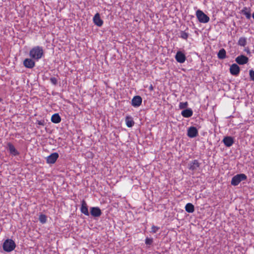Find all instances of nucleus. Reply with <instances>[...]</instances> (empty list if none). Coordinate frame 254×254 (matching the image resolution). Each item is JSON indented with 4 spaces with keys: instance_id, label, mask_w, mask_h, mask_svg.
Returning a JSON list of instances; mask_svg holds the SVG:
<instances>
[{
    "instance_id": "obj_1",
    "label": "nucleus",
    "mask_w": 254,
    "mask_h": 254,
    "mask_svg": "<svg viewBox=\"0 0 254 254\" xmlns=\"http://www.w3.org/2000/svg\"><path fill=\"white\" fill-rule=\"evenodd\" d=\"M43 55L44 52L42 47L38 46L33 47L29 52L30 57L37 61L40 60Z\"/></svg>"
},
{
    "instance_id": "obj_2",
    "label": "nucleus",
    "mask_w": 254,
    "mask_h": 254,
    "mask_svg": "<svg viewBox=\"0 0 254 254\" xmlns=\"http://www.w3.org/2000/svg\"><path fill=\"white\" fill-rule=\"evenodd\" d=\"M16 247L15 242L11 239H7L3 243V250L6 252L12 251Z\"/></svg>"
},
{
    "instance_id": "obj_3",
    "label": "nucleus",
    "mask_w": 254,
    "mask_h": 254,
    "mask_svg": "<svg viewBox=\"0 0 254 254\" xmlns=\"http://www.w3.org/2000/svg\"><path fill=\"white\" fill-rule=\"evenodd\" d=\"M196 16L200 23H206L209 21V17L205 14L202 10H197L196 11Z\"/></svg>"
},
{
    "instance_id": "obj_4",
    "label": "nucleus",
    "mask_w": 254,
    "mask_h": 254,
    "mask_svg": "<svg viewBox=\"0 0 254 254\" xmlns=\"http://www.w3.org/2000/svg\"><path fill=\"white\" fill-rule=\"evenodd\" d=\"M247 179V176L244 174H237L234 176L231 180V184L232 185L236 186L239 184V183Z\"/></svg>"
},
{
    "instance_id": "obj_5",
    "label": "nucleus",
    "mask_w": 254,
    "mask_h": 254,
    "mask_svg": "<svg viewBox=\"0 0 254 254\" xmlns=\"http://www.w3.org/2000/svg\"><path fill=\"white\" fill-rule=\"evenodd\" d=\"M197 128L194 127H190L188 129L187 135L190 138H194L198 135Z\"/></svg>"
},
{
    "instance_id": "obj_6",
    "label": "nucleus",
    "mask_w": 254,
    "mask_h": 254,
    "mask_svg": "<svg viewBox=\"0 0 254 254\" xmlns=\"http://www.w3.org/2000/svg\"><path fill=\"white\" fill-rule=\"evenodd\" d=\"M142 101V98L140 96H135L131 100V105L134 107H138L141 104Z\"/></svg>"
},
{
    "instance_id": "obj_7",
    "label": "nucleus",
    "mask_w": 254,
    "mask_h": 254,
    "mask_svg": "<svg viewBox=\"0 0 254 254\" xmlns=\"http://www.w3.org/2000/svg\"><path fill=\"white\" fill-rule=\"evenodd\" d=\"M175 59L177 62L182 64L186 61V57L181 51H178L175 56Z\"/></svg>"
},
{
    "instance_id": "obj_8",
    "label": "nucleus",
    "mask_w": 254,
    "mask_h": 254,
    "mask_svg": "<svg viewBox=\"0 0 254 254\" xmlns=\"http://www.w3.org/2000/svg\"><path fill=\"white\" fill-rule=\"evenodd\" d=\"M235 61L238 64L243 65L248 63L249 61V59L246 56L242 55L238 56L236 58Z\"/></svg>"
},
{
    "instance_id": "obj_9",
    "label": "nucleus",
    "mask_w": 254,
    "mask_h": 254,
    "mask_svg": "<svg viewBox=\"0 0 254 254\" xmlns=\"http://www.w3.org/2000/svg\"><path fill=\"white\" fill-rule=\"evenodd\" d=\"M58 157L59 154L58 153L55 152L52 153L51 155L47 157V163L48 164H54L56 162Z\"/></svg>"
},
{
    "instance_id": "obj_10",
    "label": "nucleus",
    "mask_w": 254,
    "mask_h": 254,
    "mask_svg": "<svg viewBox=\"0 0 254 254\" xmlns=\"http://www.w3.org/2000/svg\"><path fill=\"white\" fill-rule=\"evenodd\" d=\"M90 214L95 217H98L102 214L101 209L98 207H92L90 208Z\"/></svg>"
},
{
    "instance_id": "obj_11",
    "label": "nucleus",
    "mask_w": 254,
    "mask_h": 254,
    "mask_svg": "<svg viewBox=\"0 0 254 254\" xmlns=\"http://www.w3.org/2000/svg\"><path fill=\"white\" fill-rule=\"evenodd\" d=\"M239 66L236 64H232L230 67V72L233 75H238L240 73Z\"/></svg>"
},
{
    "instance_id": "obj_12",
    "label": "nucleus",
    "mask_w": 254,
    "mask_h": 254,
    "mask_svg": "<svg viewBox=\"0 0 254 254\" xmlns=\"http://www.w3.org/2000/svg\"><path fill=\"white\" fill-rule=\"evenodd\" d=\"M23 65L28 68H32L35 65V62L31 59H26L23 61Z\"/></svg>"
},
{
    "instance_id": "obj_13",
    "label": "nucleus",
    "mask_w": 254,
    "mask_h": 254,
    "mask_svg": "<svg viewBox=\"0 0 254 254\" xmlns=\"http://www.w3.org/2000/svg\"><path fill=\"white\" fill-rule=\"evenodd\" d=\"M93 20L94 24L99 27H101L103 24V21L101 19L99 13H97L95 14Z\"/></svg>"
},
{
    "instance_id": "obj_14",
    "label": "nucleus",
    "mask_w": 254,
    "mask_h": 254,
    "mask_svg": "<svg viewBox=\"0 0 254 254\" xmlns=\"http://www.w3.org/2000/svg\"><path fill=\"white\" fill-rule=\"evenodd\" d=\"M223 142L226 146L230 147L234 144V140L231 136H225L223 139Z\"/></svg>"
},
{
    "instance_id": "obj_15",
    "label": "nucleus",
    "mask_w": 254,
    "mask_h": 254,
    "mask_svg": "<svg viewBox=\"0 0 254 254\" xmlns=\"http://www.w3.org/2000/svg\"><path fill=\"white\" fill-rule=\"evenodd\" d=\"M81 212L86 216H89V213L88 212L87 205L86 201L83 199L81 201V206L80 208Z\"/></svg>"
},
{
    "instance_id": "obj_16",
    "label": "nucleus",
    "mask_w": 254,
    "mask_h": 254,
    "mask_svg": "<svg viewBox=\"0 0 254 254\" xmlns=\"http://www.w3.org/2000/svg\"><path fill=\"white\" fill-rule=\"evenodd\" d=\"M7 146L8 147V150L12 155L14 156H16L19 155V152L17 151V150L15 149L14 146L11 143H8L7 144Z\"/></svg>"
},
{
    "instance_id": "obj_17",
    "label": "nucleus",
    "mask_w": 254,
    "mask_h": 254,
    "mask_svg": "<svg viewBox=\"0 0 254 254\" xmlns=\"http://www.w3.org/2000/svg\"><path fill=\"white\" fill-rule=\"evenodd\" d=\"M181 114L185 118H190L192 116L193 112L191 109H187L184 110L182 112Z\"/></svg>"
},
{
    "instance_id": "obj_18",
    "label": "nucleus",
    "mask_w": 254,
    "mask_h": 254,
    "mask_svg": "<svg viewBox=\"0 0 254 254\" xmlns=\"http://www.w3.org/2000/svg\"><path fill=\"white\" fill-rule=\"evenodd\" d=\"M200 163L197 160H194L190 164L189 169L192 171L195 170L197 168H199Z\"/></svg>"
},
{
    "instance_id": "obj_19",
    "label": "nucleus",
    "mask_w": 254,
    "mask_h": 254,
    "mask_svg": "<svg viewBox=\"0 0 254 254\" xmlns=\"http://www.w3.org/2000/svg\"><path fill=\"white\" fill-rule=\"evenodd\" d=\"M126 125L128 127H132L134 124V122L131 116H127L125 119Z\"/></svg>"
},
{
    "instance_id": "obj_20",
    "label": "nucleus",
    "mask_w": 254,
    "mask_h": 254,
    "mask_svg": "<svg viewBox=\"0 0 254 254\" xmlns=\"http://www.w3.org/2000/svg\"><path fill=\"white\" fill-rule=\"evenodd\" d=\"M241 13L245 15L248 19H250L251 17V10L249 8L246 7H244L241 10Z\"/></svg>"
},
{
    "instance_id": "obj_21",
    "label": "nucleus",
    "mask_w": 254,
    "mask_h": 254,
    "mask_svg": "<svg viewBox=\"0 0 254 254\" xmlns=\"http://www.w3.org/2000/svg\"><path fill=\"white\" fill-rule=\"evenodd\" d=\"M51 121L53 123L58 124L61 121V118L58 114H55L51 117Z\"/></svg>"
},
{
    "instance_id": "obj_22",
    "label": "nucleus",
    "mask_w": 254,
    "mask_h": 254,
    "mask_svg": "<svg viewBox=\"0 0 254 254\" xmlns=\"http://www.w3.org/2000/svg\"><path fill=\"white\" fill-rule=\"evenodd\" d=\"M185 209L188 213H192L194 211V206L192 204L188 203L185 206Z\"/></svg>"
},
{
    "instance_id": "obj_23",
    "label": "nucleus",
    "mask_w": 254,
    "mask_h": 254,
    "mask_svg": "<svg viewBox=\"0 0 254 254\" xmlns=\"http://www.w3.org/2000/svg\"><path fill=\"white\" fill-rule=\"evenodd\" d=\"M218 58L219 59H224L226 57V52L224 49H221L219 50L218 54H217Z\"/></svg>"
},
{
    "instance_id": "obj_24",
    "label": "nucleus",
    "mask_w": 254,
    "mask_h": 254,
    "mask_svg": "<svg viewBox=\"0 0 254 254\" xmlns=\"http://www.w3.org/2000/svg\"><path fill=\"white\" fill-rule=\"evenodd\" d=\"M238 44L239 45L241 46L244 47L247 44V40L245 37H241L239 38Z\"/></svg>"
},
{
    "instance_id": "obj_25",
    "label": "nucleus",
    "mask_w": 254,
    "mask_h": 254,
    "mask_svg": "<svg viewBox=\"0 0 254 254\" xmlns=\"http://www.w3.org/2000/svg\"><path fill=\"white\" fill-rule=\"evenodd\" d=\"M39 220L43 224L45 223L47 221V217L44 214H41L39 216Z\"/></svg>"
},
{
    "instance_id": "obj_26",
    "label": "nucleus",
    "mask_w": 254,
    "mask_h": 254,
    "mask_svg": "<svg viewBox=\"0 0 254 254\" xmlns=\"http://www.w3.org/2000/svg\"><path fill=\"white\" fill-rule=\"evenodd\" d=\"M189 37V34L185 31H181L180 37L183 39L187 40Z\"/></svg>"
},
{
    "instance_id": "obj_27",
    "label": "nucleus",
    "mask_w": 254,
    "mask_h": 254,
    "mask_svg": "<svg viewBox=\"0 0 254 254\" xmlns=\"http://www.w3.org/2000/svg\"><path fill=\"white\" fill-rule=\"evenodd\" d=\"M188 103L187 102H180L179 104V108L181 109H185L187 107Z\"/></svg>"
},
{
    "instance_id": "obj_28",
    "label": "nucleus",
    "mask_w": 254,
    "mask_h": 254,
    "mask_svg": "<svg viewBox=\"0 0 254 254\" xmlns=\"http://www.w3.org/2000/svg\"><path fill=\"white\" fill-rule=\"evenodd\" d=\"M159 229L160 228L159 227L153 225L151 227V232L155 233L159 230Z\"/></svg>"
},
{
    "instance_id": "obj_29",
    "label": "nucleus",
    "mask_w": 254,
    "mask_h": 254,
    "mask_svg": "<svg viewBox=\"0 0 254 254\" xmlns=\"http://www.w3.org/2000/svg\"><path fill=\"white\" fill-rule=\"evenodd\" d=\"M145 243L146 245H151L153 243V239L146 238L145 240Z\"/></svg>"
},
{
    "instance_id": "obj_30",
    "label": "nucleus",
    "mask_w": 254,
    "mask_h": 254,
    "mask_svg": "<svg viewBox=\"0 0 254 254\" xmlns=\"http://www.w3.org/2000/svg\"><path fill=\"white\" fill-rule=\"evenodd\" d=\"M50 81L54 85H56L58 83L57 79L54 77H51L50 78Z\"/></svg>"
},
{
    "instance_id": "obj_31",
    "label": "nucleus",
    "mask_w": 254,
    "mask_h": 254,
    "mask_svg": "<svg viewBox=\"0 0 254 254\" xmlns=\"http://www.w3.org/2000/svg\"><path fill=\"white\" fill-rule=\"evenodd\" d=\"M250 79L252 81H254V70L251 69L249 71Z\"/></svg>"
},
{
    "instance_id": "obj_32",
    "label": "nucleus",
    "mask_w": 254,
    "mask_h": 254,
    "mask_svg": "<svg viewBox=\"0 0 254 254\" xmlns=\"http://www.w3.org/2000/svg\"><path fill=\"white\" fill-rule=\"evenodd\" d=\"M37 124L42 126H44L45 124V122L44 120H40L37 121Z\"/></svg>"
},
{
    "instance_id": "obj_33",
    "label": "nucleus",
    "mask_w": 254,
    "mask_h": 254,
    "mask_svg": "<svg viewBox=\"0 0 254 254\" xmlns=\"http://www.w3.org/2000/svg\"><path fill=\"white\" fill-rule=\"evenodd\" d=\"M149 89L150 91H153L154 90V87L152 85V84H151L149 87Z\"/></svg>"
},
{
    "instance_id": "obj_34",
    "label": "nucleus",
    "mask_w": 254,
    "mask_h": 254,
    "mask_svg": "<svg viewBox=\"0 0 254 254\" xmlns=\"http://www.w3.org/2000/svg\"><path fill=\"white\" fill-rule=\"evenodd\" d=\"M253 18H254V13H253Z\"/></svg>"
},
{
    "instance_id": "obj_35",
    "label": "nucleus",
    "mask_w": 254,
    "mask_h": 254,
    "mask_svg": "<svg viewBox=\"0 0 254 254\" xmlns=\"http://www.w3.org/2000/svg\"><path fill=\"white\" fill-rule=\"evenodd\" d=\"M2 101V99L0 97V102Z\"/></svg>"
}]
</instances>
